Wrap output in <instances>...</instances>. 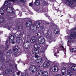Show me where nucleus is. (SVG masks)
<instances>
[{"mask_svg": "<svg viewBox=\"0 0 76 76\" xmlns=\"http://www.w3.org/2000/svg\"><path fill=\"white\" fill-rule=\"evenodd\" d=\"M9 5H11L10 1H8L5 2L4 4L2 6V7L0 9V14L1 15H4V10H6Z\"/></svg>", "mask_w": 76, "mask_h": 76, "instance_id": "nucleus-1", "label": "nucleus"}, {"mask_svg": "<svg viewBox=\"0 0 76 76\" xmlns=\"http://www.w3.org/2000/svg\"><path fill=\"white\" fill-rule=\"evenodd\" d=\"M36 25L35 24H34L31 26L30 27V30L34 32L37 31V26L38 28L39 26V22H37L36 24Z\"/></svg>", "mask_w": 76, "mask_h": 76, "instance_id": "nucleus-2", "label": "nucleus"}, {"mask_svg": "<svg viewBox=\"0 0 76 76\" xmlns=\"http://www.w3.org/2000/svg\"><path fill=\"white\" fill-rule=\"evenodd\" d=\"M29 70L32 73H34L37 71V68L35 66L31 65L29 67Z\"/></svg>", "mask_w": 76, "mask_h": 76, "instance_id": "nucleus-3", "label": "nucleus"}, {"mask_svg": "<svg viewBox=\"0 0 76 76\" xmlns=\"http://www.w3.org/2000/svg\"><path fill=\"white\" fill-rule=\"evenodd\" d=\"M38 40L39 43L40 44H43L45 42V38L43 37L42 36L39 37Z\"/></svg>", "mask_w": 76, "mask_h": 76, "instance_id": "nucleus-4", "label": "nucleus"}, {"mask_svg": "<svg viewBox=\"0 0 76 76\" xmlns=\"http://www.w3.org/2000/svg\"><path fill=\"white\" fill-rule=\"evenodd\" d=\"M26 43L25 44L23 43V45L24 46V48H25V49H28V48H30V47H31V43L30 42L28 41H26Z\"/></svg>", "mask_w": 76, "mask_h": 76, "instance_id": "nucleus-5", "label": "nucleus"}, {"mask_svg": "<svg viewBox=\"0 0 76 76\" xmlns=\"http://www.w3.org/2000/svg\"><path fill=\"white\" fill-rule=\"evenodd\" d=\"M6 62L9 66H13L15 64V63L13 62V60L9 58L7 59Z\"/></svg>", "mask_w": 76, "mask_h": 76, "instance_id": "nucleus-6", "label": "nucleus"}, {"mask_svg": "<svg viewBox=\"0 0 76 76\" xmlns=\"http://www.w3.org/2000/svg\"><path fill=\"white\" fill-rule=\"evenodd\" d=\"M66 1H68V4L69 5L72 6V7H74L73 5L75 3V6H76V0H66Z\"/></svg>", "mask_w": 76, "mask_h": 76, "instance_id": "nucleus-7", "label": "nucleus"}, {"mask_svg": "<svg viewBox=\"0 0 76 76\" xmlns=\"http://www.w3.org/2000/svg\"><path fill=\"white\" fill-rule=\"evenodd\" d=\"M74 32L73 30L72 31V30L70 31V32H71V34L70 35V38L72 39H75L76 37V33H75Z\"/></svg>", "mask_w": 76, "mask_h": 76, "instance_id": "nucleus-8", "label": "nucleus"}, {"mask_svg": "<svg viewBox=\"0 0 76 76\" xmlns=\"http://www.w3.org/2000/svg\"><path fill=\"white\" fill-rule=\"evenodd\" d=\"M37 39L36 37H32L30 39V42L31 43L33 44H35L37 42Z\"/></svg>", "mask_w": 76, "mask_h": 76, "instance_id": "nucleus-9", "label": "nucleus"}, {"mask_svg": "<svg viewBox=\"0 0 76 76\" xmlns=\"http://www.w3.org/2000/svg\"><path fill=\"white\" fill-rule=\"evenodd\" d=\"M12 53V52L11 50H10L8 51L5 54V55L7 56V58L10 57V56H11Z\"/></svg>", "mask_w": 76, "mask_h": 76, "instance_id": "nucleus-10", "label": "nucleus"}, {"mask_svg": "<svg viewBox=\"0 0 76 76\" xmlns=\"http://www.w3.org/2000/svg\"><path fill=\"white\" fill-rule=\"evenodd\" d=\"M6 9H7V12H9L10 13H13V10L12 7H7V8Z\"/></svg>", "mask_w": 76, "mask_h": 76, "instance_id": "nucleus-11", "label": "nucleus"}, {"mask_svg": "<svg viewBox=\"0 0 76 76\" xmlns=\"http://www.w3.org/2000/svg\"><path fill=\"white\" fill-rule=\"evenodd\" d=\"M32 52L33 53L32 56H33L34 54H39V50L35 49L32 50Z\"/></svg>", "mask_w": 76, "mask_h": 76, "instance_id": "nucleus-12", "label": "nucleus"}, {"mask_svg": "<svg viewBox=\"0 0 76 76\" xmlns=\"http://www.w3.org/2000/svg\"><path fill=\"white\" fill-rule=\"evenodd\" d=\"M61 74L63 76V75H65V74L66 73V68L65 67H63L61 69Z\"/></svg>", "mask_w": 76, "mask_h": 76, "instance_id": "nucleus-13", "label": "nucleus"}, {"mask_svg": "<svg viewBox=\"0 0 76 76\" xmlns=\"http://www.w3.org/2000/svg\"><path fill=\"white\" fill-rule=\"evenodd\" d=\"M51 65V63L47 61H45L43 65V66L44 67H47L48 66H50V65Z\"/></svg>", "mask_w": 76, "mask_h": 76, "instance_id": "nucleus-14", "label": "nucleus"}, {"mask_svg": "<svg viewBox=\"0 0 76 76\" xmlns=\"http://www.w3.org/2000/svg\"><path fill=\"white\" fill-rule=\"evenodd\" d=\"M51 36V31L49 30L48 31L47 36H46V38L47 39V38L48 39L49 38H50Z\"/></svg>", "mask_w": 76, "mask_h": 76, "instance_id": "nucleus-15", "label": "nucleus"}, {"mask_svg": "<svg viewBox=\"0 0 76 76\" xmlns=\"http://www.w3.org/2000/svg\"><path fill=\"white\" fill-rule=\"evenodd\" d=\"M10 39V43H12L13 41H14V39H15V37H14V36L13 35H11L10 36V37L9 38Z\"/></svg>", "mask_w": 76, "mask_h": 76, "instance_id": "nucleus-16", "label": "nucleus"}, {"mask_svg": "<svg viewBox=\"0 0 76 76\" xmlns=\"http://www.w3.org/2000/svg\"><path fill=\"white\" fill-rule=\"evenodd\" d=\"M52 70L53 72H57L58 71V68L54 66L52 67Z\"/></svg>", "mask_w": 76, "mask_h": 76, "instance_id": "nucleus-17", "label": "nucleus"}, {"mask_svg": "<svg viewBox=\"0 0 76 76\" xmlns=\"http://www.w3.org/2000/svg\"><path fill=\"white\" fill-rule=\"evenodd\" d=\"M54 33L55 34H60L59 28H55L54 31Z\"/></svg>", "mask_w": 76, "mask_h": 76, "instance_id": "nucleus-18", "label": "nucleus"}, {"mask_svg": "<svg viewBox=\"0 0 76 76\" xmlns=\"http://www.w3.org/2000/svg\"><path fill=\"white\" fill-rule=\"evenodd\" d=\"M67 72L68 74H66V76H71V75H73V72L71 71H69L68 70Z\"/></svg>", "mask_w": 76, "mask_h": 76, "instance_id": "nucleus-19", "label": "nucleus"}, {"mask_svg": "<svg viewBox=\"0 0 76 76\" xmlns=\"http://www.w3.org/2000/svg\"><path fill=\"white\" fill-rule=\"evenodd\" d=\"M32 21L31 20L28 21L26 23V26H29L32 25Z\"/></svg>", "mask_w": 76, "mask_h": 76, "instance_id": "nucleus-20", "label": "nucleus"}, {"mask_svg": "<svg viewBox=\"0 0 76 76\" xmlns=\"http://www.w3.org/2000/svg\"><path fill=\"white\" fill-rule=\"evenodd\" d=\"M41 61H42V57H41L39 56L37 58L36 61V63H40Z\"/></svg>", "mask_w": 76, "mask_h": 76, "instance_id": "nucleus-21", "label": "nucleus"}, {"mask_svg": "<svg viewBox=\"0 0 76 76\" xmlns=\"http://www.w3.org/2000/svg\"><path fill=\"white\" fill-rule=\"evenodd\" d=\"M34 4L36 6H38V5H39L40 4V1L39 0H35Z\"/></svg>", "mask_w": 76, "mask_h": 76, "instance_id": "nucleus-22", "label": "nucleus"}, {"mask_svg": "<svg viewBox=\"0 0 76 76\" xmlns=\"http://www.w3.org/2000/svg\"><path fill=\"white\" fill-rule=\"evenodd\" d=\"M14 53L13 55H14L15 57H17L18 56H19V55H20V53H18L17 51H14Z\"/></svg>", "mask_w": 76, "mask_h": 76, "instance_id": "nucleus-23", "label": "nucleus"}, {"mask_svg": "<svg viewBox=\"0 0 76 76\" xmlns=\"http://www.w3.org/2000/svg\"><path fill=\"white\" fill-rule=\"evenodd\" d=\"M40 47L41 46H40V45L39 44H36L34 45V48H37V49H39Z\"/></svg>", "mask_w": 76, "mask_h": 76, "instance_id": "nucleus-24", "label": "nucleus"}, {"mask_svg": "<svg viewBox=\"0 0 76 76\" xmlns=\"http://www.w3.org/2000/svg\"><path fill=\"white\" fill-rule=\"evenodd\" d=\"M18 42L19 44L20 43L22 44V43L23 42V40L21 39V38L18 37Z\"/></svg>", "mask_w": 76, "mask_h": 76, "instance_id": "nucleus-25", "label": "nucleus"}, {"mask_svg": "<svg viewBox=\"0 0 76 76\" xmlns=\"http://www.w3.org/2000/svg\"><path fill=\"white\" fill-rule=\"evenodd\" d=\"M47 46H45L44 47H43V48H42V53H43V52H44L45 50H47Z\"/></svg>", "mask_w": 76, "mask_h": 76, "instance_id": "nucleus-26", "label": "nucleus"}, {"mask_svg": "<svg viewBox=\"0 0 76 76\" xmlns=\"http://www.w3.org/2000/svg\"><path fill=\"white\" fill-rule=\"evenodd\" d=\"M52 65L53 66V65H54V66H55V67H57V66H59V64H58L57 62H54L53 64Z\"/></svg>", "mask_w": 76, "mask_h": 76, "instance_id": "nucleus-27", "label": "nucleus"}, {"mask_svg": "<svg viewBox=\"0 0 76 76\" xmlns=\"http://www.w3.org/2000/svg\"><path fill=\"white\" fill-rule=\"evenodd\" d=\"M43 73L44 72L42 70H40L38 72V75H40V76L42 75Z\"/></svg>", "mask_w": 76, "mask_h": 76, "instance_id": "nucleus-28", "label": "nucleus"}, {"mask_svg": "<svg viewBox=\"0 0 76 76\" xmlns=\"http://www.w3.org/2000/svg\"><path fill=\"white\" fill-rule=\"evenodd\" d=\"M71 69L73 71H76V66H74L71 67Z\"/></svg>", "mask_w": 76, "mask_h": 76, "instance_id": "nucleus-29", "label": "nucleus"}, {"mask_svg": "<svg viewBox=\"0 0 76 76\" xmlns=\"http://www.w3.org/2000/svg\"><path fill=\"white\" fill-rule=\"evenodd\" d=\"M10 70L9 69H6L5 72V75H9V73L10 72Z\"/></svg>", "mask_w": 76, "mask_h": 76, "instance_id": "nucleus-30", "label": "nucleus"}, {"mask_svg": "<svg viewBox=\"0 0 76 76\" xmlns=\"http://www.w3.org/2000/svg\"><path fill=\"white\" fill-rule=\"evenodd\" d=\"M18 50H19L18 47V46H16L14 48L13 51H18Z\"/></svg>", "mask_w": 76, "mask_h": 76, "instance_id": "nucleus-31", "label": "nucleus"}, {"mask_svg": "<svg viewBox=\"0 0 76 76\" xmlns=\"http://www.w3.org/2000/svg\"><path fill=\"white\" fill-rule=\"evenodd\" d=\"M4 20V17H1L0 18V23H3Z\"/></svg>", "mask_w": 76, "mask_h": 76, "instance_id": "nucleus-32", "label": "nucleus"}, {"mask_svg": "<svg viewBox=\"0 0 76 76\" xmlns=\"http://www.w3.org/2000/svg\"><path fill=\"white\" fill-rule=\"evenodd\" d=\"M43 75L44 76H47L48 75V72L47 71H44L43 72Z\"/></svg>", "mask_w": 76, "mask_h": 76, "instance_id": "nucleus-33", "label": "nucleus"}, {"mask_svg": "<svg viewBox=\"0 0 76 76\" xmlns=\"http://www.w3.org/2000/svg\"><path fill=\"white\" fill-rule=\"evenodd\" d=\"M44 26H42L40 27V30L41 31H44Z\"/></svg>", "mask_w": 76, "mask_h": 76, "instance_id": "nucleus-34", "label": "nucleus"}, {"mask_svg": "<svg viewBox=\"0 0 76 76\" xmlns=\"http://www.w3.org/2000/svg\"><path fill=\"white\" fill-rule=\"evenodd\" d=\"M3 56V51L0 50V58H1Z\"/></svg>", "mask_w": 76, "mask_h": 76, "instance_id": "nucleus-35", "label": "nucleus"}, {"mask_svg": "<svg viewBox=\"0 0 76 76\" xmlns=\"http://www.w3.org/2000/svg\"><path fill=\"white\" fill-rule=\"evenodd\" d=\"M0 62H1V63H3L4 62V58H2Z\"/></svg>", "mask_w": 76, "mask_h": 76, "instance_id": "nucleus-36", "label": "nucleus"}, {"mask_svg": "<svg viewBox=\"0 0 76 76\" xmlns=\"http://www.w3.org/2000/svg\"><path fill=\"white\" fill-rule=\"evenodd\" d=\"M41 22H42V23H43V24H45V23H46V24H47V25H49V23H48L46 22L45 21L42 20L41 21Z\"/></svg>", "mask_w": 76, "mask_h": 76, "instance_id": "nucleus-37", "label": "nucleus"}, {"mask_svg": "<svg viewBox=\"0 0 76 76\" xmlns=\"http://www.w3.org/2000/svg\"><path fill=\"white\" fill-rule=\"evenodd\" d=\"M21 76H28V75L26 74V73H24L21 74Z\"/></svg>", "mask_w": 76, "mask_h": 76, "instance_id": "nucleus-38", "label": "nucleus"}, {"mask_svg": "<svg viewBox=\"0 0 76 76\" xmlns=\"http://www.w3.org/2000/svg\"><path fill=\"white\" fill-rule=\"evenodd\" d=\"M5 47V46L4 45H1L0 44V50H1V49H2V48H3L4 47Z\"/></svg>", "mask_w": 76, "mask_h": 76, "instance_id": "nucleus-39", "label": "nucleus"}, {"mask_svg": "<svg viewBox=\"0 0 76 76\" xmlns=\"http://www.w3.org/2000/svg\"><path fill=\"white\" fill-rule=\"evenodd\" d=\"M19 1L20 2V3H25L26 2V1L24 0H20Z\"/></svg>", "mask_w": 76, "mask_h": 76, "instance_id": "nucleus-40", "label": "nucleus"}, {"mask_svg": "<svg viewBox=\"0 0 76 76\" xmlns=\"http://www.w3.org/2000/svg\"><path fill=\"white\" fill-rule=\"evenodd\" d=\"M22 27L20 25L18 26V29H19V30H21L22 29Z\"/></svg>", "mask_w": 76, "mask_h": 76, "instance_id": "nucleus-41", "label": "nucleus"}, {"mask_svg": "<svg viewBox=\"0 0 76 76\" xmlns=\"http://www.w3.org/2000/svg\"><path fill=\"white\" fill-rule=\"evenodd\" d=\"M3 25L4 26L3 27L4 28H6V27H7L8 26V24H3Z\"/></svg>", "mask_w": 76, "mask_h": 76, "instance_id": "nucleus-42", "label": "nucleus"}, {"mask_svg": "<svg viewBox=\"0 0 76 76\" xmlns=\"http://www.w3.org/2000/svg\"><path fill=\"white\" fill-rule=\"evenodd\" d=\"M74 31L76 33V28H74L72 30H71V31Z\"/></svg>", "mask_w": 76, "mask_h": 76, "instance_id": "nucleus-43", "label": "nucleus"}, {"mask_svg": "<svg viewBox=\"0 0 76 76\" xmlns=\"http://www.w3.org/2000/svg\"><path fill=\"white\" fill-rule=\"evenodd\" d=\"M75 51V48H72V49L70 50V51L71 52V53H72V52H74V51Z\"/></svg>", "mask_w": 76, "mask_h": 76, "instance_id": "nucleus-44", "label": "nucleus"}, {"mask_svg": "<svg viewBox=\"0 0 76 76\" xmlns=\"http://www.w3.org/2000/svg\"><path fill=\"white\" fill-rule=\"evenodd\" d=\"M13 1H14V2H15L16 3H17L19 2V1L16 0H13Z\"/></svg>", "mask_w": 76, "mask_h": 76, "instance_id": "nucleus-45", "label": "nucleus"}, {"mask_svg": "<svg viewBox=\"0 0 76 76\" xmlns=\"http://www.w3.org/2000/svg\"><path fill=\"white\" fill-rule=\"evenodd\" d=\"M8 49H9V46H7V45H6L5 50H8Z\"/></svg>", "mask_w": 76, "mask_h": 76, "instance_id": "nucleus-46", "label": "nucleus"}, {"mask_svg": "<svg viewBox=\"0 0 76 76\" xmlns=\"http://www.w3.org/2000/svg\"><path fill=\"white\" fill-rule=\"evenodd\" d=\"M34 57L35 58H38L39 57V56L38 55H35L34 56Z\"/></svg>", "mask_w": 76, "mask_h": 76, "instance_id": "nucleus-47", "label": "nucleus"}, {"mask_svg": "<svg viewBox=\"0 0 76 76\" xmlns=\"http://www.w3.org/2000/svg\"><path fill=\"white\" fill-rule=\"evenodd\" d=\"M67 45H69V44H71V41L70 40H69L67 42Z\"/></svg>", "mask_w": 76, "mask_h": 76, "instance_id": "nucleus-48", "label": "nucleus"}, {"mask_svg": "<svg viewBox=\"0 0 76 76\" xmlns=\"http://www.w3.org/2000/svg\"><path fill=\"white\" fill-rule=\"evenodd\" d=\"M20 36H21V33L18 36H17V37H18V38H20Z\"/></svg>", "mask_w": 76, "mask_h": 76, "instance_id": "nucleus-49", "label": "nucleus"}, {"mask_svg": "<svg viewBox=\"0 0 76 76\" xmlns=\"http://www.w3.org/2000/svg\"><path fill=\"white\" fill-rule=\"evenodd\" d=\"M40 34H42V35L44 34V31H41L40 32Z\"/></svg>", "mask_w": 76, "mask_h": 76, "instance_id": "nucleus-50", "label": "nucleus"}, {"mask_svg": "<svg viewBox=\"0 0 76 76\" xmlns=\"http://www.w3.org/2000/svg\"><path fill=\"white\" fill-rule=\"evenodd\" d=\"M12 25H9V26H8V28L9 29H10L12 28Z\"/></svg>", "mask_w": 76, "mask_h": 76, "instance_id": "nucleus-51", "label": "nucleus"}, {"mask_svg": "<svg viewBox=\"0 0 76 76\" xmlns=\"http://www.w3.org/2000/svg\"><path fill=\"white\" fill-rule=\"evenodd\" d=\"M6 45L7 44H9V41L8 40H7L6 41Z\"/></svg>", "mask_w": 76, "mask_h": 76, "instance_id": "nucleus-52", "label": "nucleus"}, {"mask_svg": "<svg viewBox=\"0 0 76 76\" xmlns=\"http://www.w3.org/2000/svg\"><path fill=\"white\" fill-rule=\"evenodd\" d=\"M29 5L31 7H32V6H33V4H32V3H30L29 4Z\"/></svg>", "mask_w": 76, "mask_h": 76, "instance_id": "nucleus-53", "label": "nucleus"}, {"mask_svg": "<svg viewBox=\"0 0 76 76\" xmlns=\"http://www.w3.org/2000/svg\"><path fill=\"white\" fill-rule=\"evenodd\" d=\"M18 15L20 16H22V12H20L18 14Z\"/></svg>", "mask_w": 76, "mask_h": 76, "instance_id": "nucleus-54", "label": "nucleus"}, {"mask_svg": "<svg viewBox=\"0 0 76 76\" xmlns=\"http://www.w3.org/2000/svg\"><path fill=\"white\" fill-rule=\"evenodd\" d=\"M17 75H20V72H17Z\"/></svg>", "mask_w": 76, "mask_h": 76, "instance_id": "nucleus-55", "label": "nucleus"}, {"mask_svg": "<svg viewBox=\"0 0 76 76\" xmlns=\"http://www.w3.org/2000/svg\"><path fill=\"white\" fill-rule=\"evenodd\" d=\"M74 53H76V49L75 48V50L74 51Z\"/></svg>", "mask_w": 76, "mask_h": 76, "instance_id": "nucleus-56", "label": "nucleus"}, {"mask_svg": "<svg viewBox=\"0 0 76 76\" xmlns=\"http://www.w3.org/2000/svg\"><path fill=\"white\" fill-rule=\"evenodd\" d=\"M61 48H62L63 50H64V46H61Z\"/></svg>", "mask_w": 76, "mask_h": 76, "instance_id": "nucleus-57", "label": "nucleus"}, {"mask_svg": "<svg viewBox=\"0 0 76 76\" xmlns=\"http://www.w3.org/2000/svg\"><path fill=\"white\" fill-rule=\"evenodd\" d=\"M3 69V67H2V66H0V69Z\"/></svg>", "mask_w": 76, "mask_h": 76, "instance_id": "nucleus-58", "label": "nucleus"}, {"mask_svg": "<svg viewBox=\"0 0 76 76\" xmlns=\"http://www.w3.org/2000/svg\"><path fill=\"white\" fill-rule=\"evenodd\" d=\"M12 44H15V42H12Z\"/></svg>", "mask_w": 76, "mask_h": 76, "instance_id": "nucleus-59", "label": "nucleus"}, {"mask_svg": "<svg viewBox=\"0 0 76 76\" xmlns=\"http://www.w3.org/2000/svg\"><path fill=\"white\" fill-rule=\"evenodd\" d=\"M27 71H28V70L27 69H26L25 70H24V72H27Z\"/></svg>", "mask_w": 76, "mask_h": 76, "instance_id": "nucleus-60", "label": "nucleus"}, {"mask_svg": "<svg viewBox=\"0 0 76 76\" xmlns=\"http://www.w3.org/2000/svg\"><path fill=\"white\" fill-rule=\"evenodd\" d=\"M43 56H44L43 57H44V58H45V55H43Z\"/></svg>", "mask_w": 76, "mask_h": 76, "instance_id": "nucleus-61", "label": "nucleus"}, {"mask_svg": "<svg viewBox=\"0 0 76 76\" xmlns=\"http://www.w3.org/2000/svg\"><path fill=\"white\" fill-rule=\"evenodd\" d=\"M37 36H38V35H39V34H38V33H37Z\"/></svg>", "mask_w": 76, "mask_h": 76, "instance_id": "nucleus-62", "label": "nucleus"}, {"mask_svg": "<svg viewBox=\"0 0 76 76\" xmlns=\"http://www.w3.org/2000/svg\"><path fill=\"white\" fill-rule=\"evenodd\" d=\"M59 53V52L58 51L57 52V53Z\"/></svg>", "mask_w": 76, "mask_h": 76, "instance_id": "nucleus-63", "label": "nucleus"}, {"mask_svg": "<svg viewBox=\"0 0 76 76\" xmlns=\"http://www.w3.org/2000/svg\"><path fill=\"white\" fill-rule=\"evenodd\" d=\"M13 76H16V75H13Z\"/></svg>", "mask_w": 76, "mask_h": 76, "instance_id": "nucleus-64", "label": "nucleus"}]
</instances>
